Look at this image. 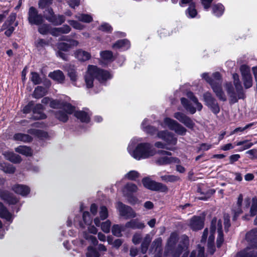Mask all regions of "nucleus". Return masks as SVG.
Listing matches in <instances>:
<instances>
[{
	"label": "nucleus",
	"mask_w": 257,
	"mask_h": 257,
	"mask_svg": "<svg viewBox=\"0 0 257 257\" xmlns=\"http://www.w3.org/2000/svg\"><path fill=\"white\" fill-rule=\"evenodd\" d=\"M74 115L82 122H88L90 117L87 113L84 111H78L75 112Z\"/></svg>",
	"instance_id": "nucleus-37"
},
{
	"label": "nucleus",
	"mask_w": 257,
	"mask_h": 257,
	"mask_svg": "<svg viewBox=\"0 0 257 257\" xmlns=\"http://www.w3.org/2000/svg\"><path fill=\"white\" fill-rule=\"evenodd\" d=\"M4 155L8 160L14 163H19L22 161V159L19 155L13 152H5Z\"/></svg>",
	"instance_id": "nucleus-31"
},
{
	"label": "nucleus",
	"mask_w": 257,
	"mask_h": 257,
	"mask_svg": "<svg viewBox=\"0 0 257 257\" xmlns=\"http://www.w3.org/2000/svg\"><path fill=\"white\" fill-rule=\"evenodd\" d=\"M87 249L88 251L86 253L87 257H99V253L92 246H89L88 247Z\"/></svg>",
	"instance_id": "nucleus-48"
},
{
	"label": "nucleus",
	"mask_w": 257,
	"mask_h": 257,
	"mask_svg": "<svg viewBox=\"0 0 257 257\" xmlns=\"http://www.w3.org/2000/svg\"><path fill=\"white\" fill-rule=\"evenodd\" d=\"M74 55L75 57L81 61H86L90 59L91 57L90 53L81 49L76 50Z\"/></svg>",
	"instance_id": "nucleus-17"
},
{
	"label": "nucleus",
	"mask_w": 257,
	"mask_h": 257,
	"mask_svg": "<svg viewBox=\"0 0 257 257\" xmlns=\"http://www.w3.org/2000/svg\"><path fill=\"white\" fill-rule=\"evenodd\" d=\"M99 215L101 220H104L108 217V211L105 206H102L100 207Z\"/></svg>",
	"instance_id": "nucleus-56"
},
{
	"label": "nucleus",
	"mask_w": 257,
	"mask_h": 257,
	"mask_svg": "<svg viewBox=\"0 0 257 257\" xmlns=\"http://www.w3.org/2000/svg\"><path fill=\"white\" fill-rule=\"evenodd\" d=\"M28 133L42 139L46 138L48 137V134L46 132L38 129H30L28 131Z\"/></svg>",
	"instance_id": "nucleus-33"
},
{
	"label": "nucleus",
	"mask_w": 257,
	"mask_h": 257,
	"mask_svg": "<svg viewBox=\"0 0 257 257\" xmlns=\"http://www.w3.org/2000/svg\"><path fill=\"white\" fill-rule=\"evenodd\" d=\"M110 78V74L106 71L101 69L93 65L88 66L87 71L85 76V80L87 88L93 86L94 78L102 82Z\"/></svg>",
	"instance_id": "nucleus-2"
},
{
	"label": "nucleus",
	"mask_w": 257,
	"mask_h": 257,
	"mask_svg": "<svg viewBox=\"0 0 257 257\" xmlns=\"http://www.w3.org/2000/svg\"><path fill=\"white\" fill-rule=\"evenodd\" d=\"M158 137L166 142L167 146L175 145L177 144V139L174 135L167 131H160L158 133Z\"/></svg>",
	"instance_id": "nucleus-12"
},
{
	"label": "nucleus",
	"mask_w": 257,
	"mask_h": 257,
	"mask_svg": "<svg viewBox=\"0 0 257 257\" xmlns=\"http://www.w3.org/2000/svg\"><path fill=\"white\" fill-rule=\"evenodd\" d=\"M53 0H40L38 3L39 8L43 9L52 4Z\"/></svg>",
	"instance_id": "nucleus-54"
},
{
	"label": "nucleus",
	"mask_w": 257,
	"mask_h": 257,
	"mask_svg": "<svg viewBox=\"0 0 257 257\" xmlns=\"http://www.w3.org/2000/svg\"><path fill=\"white\" fill-rule=\"evenodd\" d=\"M111 226V222L107 220L103 222L101 224V230L105 233H108L110 231V228Z\"/></svg>",
	"instance_id": "nucleus-51"
},
{
	"label": "nucleus",
	"mask_w": 257,
	"mask_h": 257,
	"mask_svg": "<svg viewBox=\"0 0 257 257\" xmlns=\"http://www.w3.org/2000/svg\"><path fill=\"white\" fill-rule=\"evenodd\" d=\"M43 109V105L41 104H37L33 109V118L35 119H40L46 118V115L42 112Z\"/></svg>",
	"instance_id": "nucleus-19"
},
{
	"label": "nucleus",
	"mask_w": 257,
	"mask_h": 257,
	"mask_svg": "<svg viewBox=\"0 0 257 257\" xmlns=\"http://www.w3.org/2000/svg\"><path fill=\"white\" fill-rule=\"evenodd\" d=\"M60 35L67 34L71 31V28L67 25H64L62 27L58 28Z\"/></svg>",
	"instance_id": "nucleus-58"
},
{
	"label": "nucleus",
	"mask_w": 257,
	"mask_h": 257,
	"mask_svg": "<svg viewBox=\"0 0 257 257\" xmlns=\"http://www.w3.org/2000/svg\"><path fill=\"white\" fill-rule=\"evenodd\" d=\"M126 228H130L133 229H143L145 227V224L139 221L138 219H132L125 224Z\"/></svg>",
	"instance_id": "nucleus-20"
},
{
	"label": "nucleus",
	"mask_w": 257,
	"mask_h": 257,
	"mask_svg": "<svg viewBox=\"0 0 257 257\" xmlns=\"http://www.w3.org/2000/svg\"><path fill=\"white\" fill-rule=\"evenodd\" d=\"M99 30L102 31L109 33L112 31V28L108 24L103 23L99 27Z\"/></svg>",
	"instance_id": "nucleus-63"
},
{
	"label": "nucleus",
	"mask_w": 257,
	"mask_h": 257,
	"mask_svg": "<svg viewBox=\"0 0 257 257\" xmlns=\"http://www.w3.org/2000/svg\"><path fill=\"white\" fill-rule=\"evenodd\" d=\"M148 120L145 119L142 122V125L143 129L147 133L153 134L156 131V128L150 125H147Z\"/></svg>",
	"instance_id": "nucleus-46"
},
{
	"label": "nucleus",
	"mask_w": 257,
	"mask_h": 257,
	"mask_svg": "<svg viewBox=\"0 0 257 257\" xmlns=\"http://www.w3.org/2000/svg\"><path fill=\"white\" fill-rule=\"evenodd\" d=\"M48 21L55 26H58L61 25L65 21V17L62 15H55L53 18H49Z\"/></svg>",
	"instance_id": "nucleus-28"
},
{
	"label": "nucleus",
	"mask_w": 257,
	"mask_h": 257,
	"mask_svg": "<svg viewBox=\"0 0 257 257\" xmlns=\"http://www.w3.org/2000/svg\"><path fill=\"white\" fill-rule=\"evenodd\" d=\"M216 219L213 218L211 221V225L210 227V232L211 234L209 237L208 240V243H214V234L215 233V224L216 223Z\"/></svg>",
	"instance_id": "nucleus-44"
},
{
	"label": "nucleus",
	"mask_w": 257,
	"mask_h": 257,
	"mask_svg": "<svg viewBox=\"0 0 257 257\" xmlns=\"http://www.w3.org/2000/svg\"><path fill=\"white\" fill-rule=\"evenodd\" d=\"M204 221L200 216H194L192 217L189 223V226L193 230H200L203 227Z\"/></svg>",
	"instance_id": "nucleus-15"
},
{
	"label": "nucleus",
	"mask_w": 257,
	"mask_h": 257,
	"mask_svg": "<svg viewBox=\"0 0 257 257\" xmlns=\"http://www.w3.org/2000/svg\"><path fill=\"white\" fill-rule=\"evenodd\" d=\"M256 229H253L248 232L246 235V239L251 242H253L254 240L255 239L256 237Z\"/></svg>",
	"instance_id": "nucleus-52"
},
{
	"label": "nucleus",
	"mask_w": 257,
	"mask_h": 257,
	"mask_svg": "<svg viewBox=\"0 0 257 257\" xmlns=\"http://www.w3.org/2000/svg\"><path fill=\"white\" fill-rule=\"evenodd\" d=\"M137 190L138 187L135 184L129 183L124 186L123 189V192L125 196H128L132 193L136 192Z\"/></svg>",
	"instance_id": "nucleus-25"
},
{
	"label": "nucleus",
	"mask_w": 257,
	"mask_h": 257,
	"mask_svg": "<svg viewBox=\"0 0 257 257\" xmlns=\"http://www.w3.org/2000/svg\"><path fill=\"white\" fill-rule=\"evenodd\" d=\"M54 15L55 14L53 12V10L51 8H48L44 12V17L47 21L49 18H53V16H54Z\"/></svg>",
	"instance_id": "nucleus-60"
},
{
	"label": "nucleus",
	"mask_w": 257,
	"mask_h": 257,
	"mask_svg": "<svg viewBox=\"0 0 257 257\" xmlns=\"http://www.w3.org/2000/svg\"><path fill=\"white\" fill-rule=\"evenodd\" d=\"M240 70L244 87L246 89L251 87L252 85V77L250 73L249 67L245 65H243L241 66Z\"/></svg>",
	"instance_id": "nucleus-11"
},
{
	"label": "nucleus",
	"mask_w": 257,
	"mask_h": 257,
	"mask_svg": "<svg viewBox=\"0 0 257 257\" xmlns=\"http://www.w3.org/2000/svg\"><path fill=\"white\" fill-rule=\"evenodd\" d=\"M57 48L60 51H67L70 49L68 43L60 42L57 44Z\"/></svg>",
	"instance_id": "nucleus-62"
},
{
	"label": "nucleus",
	"mask_w": 257,
	"mask_h": 257,
	"mask_svg": "<svg viewBox=\"0 0 257 257\" xmlns=\"http://www.w3.org/2000/svg\"><path fill=\"white\" fill-rule=\"evenodd\" d=\"M31 77L30 79L35 85L41 83L42 80L38 73L32 72H31Z\"/></svg>",
	"instance_id": "nucleus-50"
},
{
	"label": "nucleus",
	"mask_w": 257,
	"mask_h": 257,
	"mask_svg": "<svg viewBox=\"0 0 257 257\" xmlns=\"http://www.w3.org/2000/svg\"><path fill=\"white\" fill-rule=\"evenodd\" d=\"M218 236L216 240V244L218 247H220L224 241L223 234L222 230V223L220 220L217 222Z\"/></svg>",
	"instance_id": "nucleus-23"
},
{
	"label": "nucleus",
	"mask_w": 257,
	"mask_h": 257,
	"mask_svg": "<svg viewBox=\"0 0 257 257\" xmlns=\"http://www.w3.org/2000/svg\"><path fill=\"white\" fill-rule=\"evenodd\" d=\"M15 151L26 156H31L33 154L32 150L26 146H20L15 148Z\"/></svg>",
	"instance_id": "nucleus-34"
},
{
	"label": "nucleus",
	"mask_w": 257,
	"mask_h": 257,
	"mask_svg": "<svg viewBox=\"0 0 257 257\" xmlns=\"http://www.w3.org/2000/svg\"><path fill=\"white\" fill-rule=\"evenodd\" d=\"M13 189L15 192L23 196L28 194L30 191V188L28 186L19 184L14 186Z\"/></svg>",
	"instance_id": "nucleus-22"
},
{
	"label": "nucleus",
	"mask_w": 257,
	"mask_h": 257,
	"mask_svg": "<svg viewBox=\"0 0 257 257\" xmlns=\"http://www.w3.org/2000/svg\"><path fill=\"white\" fill-rule=\"evenodd\" d=\"M28 20L31 25H40L44 21L43 16L38 13V10L34 7H31L28 13Z\"/></svg>",
	"instance_id": "nucleus-9"
},
{
	"label": "nucleus",
	"mask_w": 257,
	"mask_h": 257,
	"mask_svg": "<svg viewBox=\"0 0 257 257\" xmlns=\"http://www.w3.org/2000/svg\"><path fill=\"white\" fill-rule=\"evenodd\" d=\"M197 12L195 9V4L194 3H191L189 7L187 9L186 15L188 17L193 18L197 15Z\"/></svg>",
	"instance_id": "nucleus-43"
},
{
	"label": "nucleus",
	"mask_w": 257,
	"mask_h": 257,
	"mask_svg": "<svg viewBox=\"0 0 257 257\" xmlns=\"http://www.w3.org/2000/svg\"><path fill=\"white\" fill-rule=\"evenodd\" d=\"M49 76L53 79L59 83H62L65 80V76L63 73L60 70L54 71L49 74Z\"/></svg>",
	"instance_id": "nucleus-24"
},
{
	"label": "nucleus",
	"mask_w": 257,
	"mask_h": 257,
	"mask_svg": "<svg viewBox=\"0 0 257 257\" xmlns=\"http://www.w3.org/2000/svg\"><path fill=\"white\" fill-rule=\"evenodd\" d=\"M178 241V236L176 233H172L167 241V249L172 250Z\"/></svg>",
	"instance_id": "nucleus-36"
},
{
	"label": "nucleus",
	"mask_w": 257,
	"mask_h": 257,
	"mask_svg": "<svg viewBox=\"0 0 257 257\" xmlns=\"http://www.w3.org/2000/svg\"><path fill=\"white\" fill-rule=\"evenodd\" d=\"M139 176V173L136 171H131L125 175V177L130 180H135Z\"/></svg>",
	"instance_id": "nucleus-55"
},
{
	"label": "nucleus",
	"mask_w": 257,
	"mask_h": 257,
	"mask_svg": "<svg viewBox=\"0 0 257 257\" xmlns=\"http://www.w3.org/2000/svg\"><path fill=\"white\" fill-rule=\"evenodd\" d=\"M253 124H254L253 123H249V124L246 125L243 127H237L235 130H234L232 132H231L230 135H233L235 133H237L238 132H242L245 131V130L250 127L251 126H252L253 125Z\"/></svg>",
	"instance_id": "nucleus-61"
},
{
	"label": "nucleus",
	"mask_w": 257,
	"mask_h": 257,
	"mask_svg": "<svg viewBox=\"0 0 257 257\" xmlns=\"http://www.w3.org/2000/svg\"><path fill=\"white\" fill-rule=\"evenodd\" d=\"M100 54L101 58L104 60H111L112 59L113 54L110 51L105 50L101 51Z\"/></svg>",
	"instance_id": "nucleus-49"
},
{
	"label": "nucleus",
	"mask_w": 257,
	"mask_h": 257,
	"mask_svg": "<svg viewBox=\"0 0 257 257\" xmlns=\"http://www.w3.org/2000/svg\"><path fill=\"white\" fill-rule=\"evenodd\" d=\"M189 244V239L187 236L183 235L181 237V240L179 244L178 245L176 249H178L179 247L181 250V253L184 251L182 257H187L188 255V251L187 250L188 246Z\"/></svg>",
	"instance_id": "nucleus-16"
},
{
	"label": "nucleus",
	"mask_w": 257,
	"mask_h": 257,
	"mask_svg": "<svg viewBox=\"0 0 257 257\" xmlns=\"http://www.w3.org/2000/svg\"><path fill=\"white\" fill-rule=\"evenodd\" d=\"M235 257H257V252L253 248L247 247L238 252Z\"/></svg>",
	"instance_id": "nucleus-18"
},
{
	"label": "nucleus",
	"mask_w": 257,
	"mask_h": 257,
	"mask_svg": "<svg viewBox=\"0 0 257 257\" xmlns=\"http://www.w3.org/2000/svg\"><path fill=\"white\" fill-rule=\"evenodd\" d=\"M187 96L196 104L197 110L200 111L202 108V105L198 101V99L194 95L193 93L190 91L188 92Z\"/></svg>",
	"instance_id": "nucleus-45"
},
{
	"label": "nucleus",
	"mask_w": 257,
	"mask_h": 257,
	"mask_svg": "<svg viewBox=\"0 0 257 257\" xmlns=\"http://www.w3.org/2000/svg\"><path fill=\"white\" fill-rule=\"evenodd\" d=\"M143 185L147 188L155 191L161 192H167L168 188L166 185L159 182L153 181L148 178H144L142 180Z\"/></svg>",
	"instance_id": "nucleus-5"
},
{
	"label": "nucleus",
	"mask_w": 257,
	"mask_h": 257,
	"mask_svg": "<svg viewBox=\"0 0 257 257\" xmlns=\"http://www.w3.org/2000/svg\"><path fill=\"white\" fill-rule=\"evenodd\" d=\"M127 150L131 155L137 160L149 158L154 156L156 153L163 156H170L172 155V153L170 152L167 151L159 150L157 152L153 146L148 143L138 144L133 151H131L130 146H129L127 148Z\"/></svg>",
	"instance_id": "nucleus-1"
},
{
	"label": "nucleus",
	"mask_w": 257,
	"mask_h": 257,
	"mask_svg": "<svg viewBox=\"0 0 257 257\" xmlns=\"http://www.w3.org/2000/svg\"><path fill=\"white\" fill-rule=\"evenodd\" d=\"M181 104L185 109L189 111L191 114L195 113L197 107H194L191 103H189L188 100L185 98H182L181 99Z\"/></svg>",
	"instance_id": "nucleus-32"
},
{
	"label": "nucleus",
	"mask_w": 257,
	"mask_h": 257,
	"mask_svg": "<svg viewBox=\"0 0 257 257\" xmlns=\"http://www.w3.org/2000/svg\"><path fill=\"white\" fill-rule=\"evenodd\" d=\"M14 139L16 141H20L25 143L30 142L32 140V137L29 135L21 133L15 134Z\"/></svg>",
	"instance_id": "nucleus-38"
},
{
	"label": "nucleus",
	"mask_w": 257,
	"mask_h": 257,
	"mask_svg": "<svg viewBox=\"0 0 257 257\" xmlns=\"http://www.w3.org/2000/svg\"><path fill=\"white\" fill-rule=\"evenodd\" d=\"M174 117L189 128H192L195 125L191 118L182 112H175Z\"/></svg>",
	"instance_id": "nucleus-13"
},
{
	"label": "nucleus",
	"mask_w": 257,
	"mask_h": 257,
	"mask_svg": "<svg viewBox=\"0 0 257 257\" xmlns=\"http://www.w3.org/2000/svg\"><path fill=\"white\" fill-rule=\"evenodd\" d=\"M47 91L45 88L42 86H37L34 90L33 93V97L39 99L42 97L46 94Z\"/></svg>",
	"instance_id": "nucleus-39"
},
{
	"label": "nucleus",
	"mask_w": 257,
	"mask_h": 257,
	"mask_svg": "<svg viewBox=\"0 0 257 257\" xmlns=\"http://www.w3.org/2000/svg\"><path fill=\"white\" fill-rule=\"evenodd\" d=\"M130 44L128 40L126 39L120 40L116 42L112 46L114 49H121L122 50H127L130 48Z\"/></svg>",
	"instance_id": "nucleus-26"
},
{
	"label": "nucleus",
	"mask_w": 257,
	"mask_h": 257,
	"mask_svg": "<svg viewBox=\"0 0 257 257\" xmlns=\"http://www.w3.org/2000/svg\"><path fill=\"white\" fill-rule=\"evenodd\" d=\"M162 239L161 237L155 239L152 242L150 250L151 252L160 253L162 251Z\"/></svg>",
	"instance_id": "nucleus-21"
},
{
	"label": "nucleus",
	"mask_w": 257,
	"mask_h": 257,
	"mask_svg": "<svg viewBox=\"0 0 257 257\" xmlns=\"http://www.w3.org/2000/svg\"><path fill=\"white\" fill-rule=\"evenodd\" d=\"M257 212V200L253 199L252 203L250 209V214L251 216H254Z\"/></svg>",
	"instance_id": "nucleus-57"
},
{
	"label": "nucleus",
	"mask_w": 257,
	"mask_h": 257,
	"mask_svg": "<svg viewBox=\"0 0 257 257\" xmlns=\"http://www.w3.org/2000/svg\"><path fill=\"white\" fill-rule=\"evenodd\" d=\"M156 163L160 166L166 165L172 163H180V160L176 157H169L168 156H162L157 158L155 161Z\"/></svg>",
	"instance_id": "nucleus-14"
},
{
	"label": "nucleus",
	"mask_w": 257,
	"mask_h": 257,
	"mask_svg": "<svg viewBox=\"0 0 257 257\" xmlns=\"http://www.w3.org/2000/svg\"><path fill=\"white\" fill-rule=\"evenodd\" d=\"M0 197L5 200L9 201L10 203L15 204L18 202L17 198H13L11 194L7 191L0 190Z\"/></svg>",
	"instance_id": "nucleus-30"
},
{
	"label": "nucleus",
	"mask_w": 257,
	"mask_h": 257,
	"mask_svg": "<svg viewBox=\"0 0 257 257\" xmlns=\"http://www.w3.org/2000/svg\"><path fill=\"white\" fill-rule=\"evenodd\" d=\"M202 77L210 84L211 88L218 99L222 101L226 100V97L222 90V83L221 82H214L209 78L208 74L204 73L202 74Z\"/></svg>",
	"instance_id": "nucleus-4"
},
{
	"label": "nucleus",
	"mask_w": 257,
	"mask_h": 257,
	"mask_svg": "<svg viewBox=\"0 0 257 257\" xmlns=\"http://www.w3.org/2000/svg\"><path fill=\"white\" fill-rule=\"evenodd\" d=\"M164 123L172 131H174L179 135H184L187 130L179 123L177 121L169 117H166L164 120Z\"/></svg>",
	"instance_id": "nucleus-7"
},
{
	"label": "nucleus",
	"mask_w": 257,
	"mask_h": 257,
	"mask_svg": "<svg viewBox=\"0 0 257 257\" xmlns=\"http://www.w3.org/2000/svg\"><path fill=\"white\" fill-rule=\"evenodd\" d=\"M68 75L70 77L71 81L73 83V84L75 85V83L74 82L77 79V75L76 74V70L74 68V66H72L69 65L67 67V68Z\"/></svg>",
	"instance_id": "nucleus-40"
},
{
	"label": "nucleus",
	"mask_w": 257,
	"mask_h": 257,
	"mask_svg": "<svg viewBox=\"0 0 257 257\" xmlns=\"http://www.w3.org/2000/svg\"><path fill=\"white\" fill-rule=\"evenodd\" d=\"M233 83L235 87L236 92L231 83L228 82L225 84V87L227 93L230 97V102L234 103L238 101V99L244 98V93L243 88L240 82L238 75L234 73L233 74Z\"/></svg>",
	"instance_id": "nucleus-3"
},
{
	"label": "nucleus",
	"mask_w": 257,
	"mask_h": 257,
	"mask_svg": "<svg viewBox=\"0 0 257 257\" xmlns=\"http://www.w3.org/2000/svg\"><path fill=\"white\" fill-rule=\"evenodd\" d=\"M152 239V237L149 234H147L144 238L141 246V252L143 254L146 253Z\"/></svg>",
	"instance_id": "nucleus-29"
},
{
	"label": "nucleus",
	"mask_w": 257,
	"mask_h": 257,
	"mask_svg": "<svg viewBox=\"0 0 257 257\" xmlns=\"http://www.w3.org/2000/svg\"><path fill=\"white\" fill-rule=\"evenodd\" d=\"M63 110H59L55 112V117L60 121L64 122L68 119V114H71L74 111V107L69 103H65L63 104Z\"/></svg>",
	"instance_id": "nucleus-6"
},
{
	"label": "nucleus",
	"mask_w": 257,
	"mask_h": 257,
	"mask_svg": "<svg viewBox=\"0 0 257 257\" xmlns=\"http://www.w3.org/2000/svg\"><path fill=\"white\" fill-rule=\"evenodd\" d=\"M203 99L205 104L211 109L212 112L216 114L220 111V108L216 100L209 92L203 94Z\"/></svg>",
	"instance_id": "nucleus-10"
},
{
	"label": "nucleus",
	"mask_w": 257,
	"mask_h": 257,
	"mask_svg": "<svg viewBox=\"0 0 257 257\" xmlns=\"http://www.w3.org/2000/svg\"><path fill=\"white\" fill-rule=\"evenodd\" d=\"M40 25V26L38 28L39 32L43 35L46 34L49 30V25L44 24L42 25L41 24Z\"/></svg>",
	"instance_id": "nucleus-59"
},
{
	"label": "nucleus",
	"mask_w": 257,
	"mask_h": 257,
	"mask_svg": "<svg viewBox=\"0 0 257 257\" xmlns=\"http://www.w3.org/2000/svg\"><path fill=\"white\" fill-rule=\"evenodd\" d=\"M162 181L166 182H175L179 180V178L173 175H166L161 177Z\"/></svg>",
	"instance_id": "nucleus-47"
},
{
	"label": "nucleus",
	"mask_w": 257,
	"mask_h": 257,
	"mask_svg": "<svg viewBox=\"0 0 257 257\" xmlns=\"http://www.w3.org/2000/svg\"><path fill=\"white\" fill-rule=\"evenodd\" d=\"M0 217L5 218L8 221H12L13 220L12 214L8 211L1 202H0Z\"/></svg>",
	"instance_id": "nucleus-27"
},
{
	"label": "nucleus",
	"mask_w": 257,
	"mask_h": 257,
	"mask_svg": "<svg viewBox=\"0 0 257 257\" xmlns=\"http://www.w3.org/2000/svg\"><path fill=\"white\" fill-rule=\"evenodd\" d=\"M116 208L119 212V215L125 219L135 218L137 216L136 213L130 206L126 205L121 202L117 203Z\"/></svg>",
	"instance_id": "nucleus-8"
},
{
	"label": "nucleus",
	"mask_w": 257,
	"mask_h": 257,
	"mask_svg": "<svg viewBox=\"0 0 257 257\" xmlns=\"http://www.w3.org/2000/svg\"><path fill=\"white\" fill-rule=\"evenodd\" d=\"M75 18L79 21L84 23H90L92 21V17L88 14H78L75 16Z\"/></svg>",
	"instance_id": "nucleus-41"
},
{
	"label": "nucleus",
	"mask_w": 257,
	"mask_h": 257,
	"mask_svg": "<svg viewBox=\"0 0 257 257\" xmlns=\"http://www.w3.org/2000/svg\"><path fill=\"white\" fill-rule=\"evenodd\" d=\"M212 9L213 14L217 17L221 16L224 10L223 6L220 4L213 5Z\"/></svg>",
	"instance_id": "nucleus-42"
},
{
	"label": "nucleus",
	"mask_w": 257,
	"mask_h": 257,
	"mask_svg": "<svg viewBox=\"0 0 257 257\" xmlns=\"http://www.w3.org/2000/svg\"><path fill=\"white\" fill-rule=\"evenodd\" d=\"M68 23L75 29L81 30L84 28V26L76 21L68 20Z\"/></svg>",
	"instance_id": "nucleus-53"
},
{
	"label": "nucleus",
	"mask_w": 257,
	"mask_h": 257,
	"mask_svg": "<svg viewBox=\"0 0 257 257\" xmlns=\"http://www.w3.org/2000/svg\"><path fill=\"white\" fill-rule=\"evenodd\" d=\"M125 228V225L114 224L112 227L111 232L114 235L120 237L122 235L121 232L124 231Z\"/></svg>",
	"instance_id": "nucleus-35"
},
{
	"label": "nucleus",
	"mask_w": 257,
	"mask_h": 257,
	"mask_svg": "<svg viewBox=\"0 0 257 257\" xmlns=\"http://www.w3.org/2000/svg\"><path fill=\"white\" fill-rule=\"evenodd\" d=\"M192 251L196 252L195 257H205L204 256V248L203 247L198 245L197 248Z\"/></svg>",
	"instance_id": "nucleus-64"
}]
</instances>
